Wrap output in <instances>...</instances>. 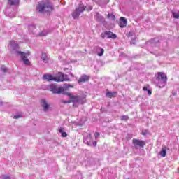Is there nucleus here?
<instances>
[{"mask_svg":"<svg viewBox=\"0 0 179 179\" xmlns=\"http://www.w3.org/2000/svg\"><path fill=\"white\" fill-rule=\"evenodd\" d=\"M9 45L12 51V54H15V55H20L22 62L25 65H30V60H29V59L27 58V57L30 55V52H23L17 51V50H19V44L15 41H10Z\"/></svg>","mask_w":179,"mask_h":179,"instance_id":"nucleus-1","label":"nucleus"},{"mask_svg":"<svg viewBox=\"0 0 179 179\" xmlns=\"http://www.w3.org/2000/svg\"><path fill=\"white\" fill-rule=\"evenodd\" d=\"M43 79L48 82H50V80H54L55 82H69V80H71L69 76L66 74H64L62 72H59L56 76H53L50 74H45L43 76Z\"/></svg>","mask_w":179,"mask_h":179,"instance_id":"nucleus-2","label":"nucleus"},{"mask_svg":"<svg viewBox=\"0 0 179 179\" xmlns=\"http://www.w3.org/2000/svg\"><path fill=\"white\" fill-rule=\"evenodd\" d=\"M38 12H51L52 10V4L50 3L49 0H43L41 1L37 7Z\"/></svg>","mask_w":179,"mask_h":179,"instance_id":"nucleus-3","label":"nucleus"},{"mask_svg":"<svg viewBox=\"0 0 179 179\" xmlns=\"http://www.w3.org/2000/svg\"><path fill=\"white\" fill-rule=\"evenodd\" d=\"M66 94L71 101H63V103H64V104H68L69 103H73L74 104L75 103H78V104H83V103L86 101V99L83 96H75L71 93H67Z\"/></svg>","mask_w":179,"mask_h":179,"instance_id":"nucleus-4","label":"nucleus"},{"mask_svg":"<svg viewBox=\"0 0 179 179\" xmlns=\"http://www.w3.org/2000/svg\"><path fill=\"white\" fill-rule=\"evenodd\" d=\"M155 83L158 87H164L167 83V76L163 72H159L155 79Z\"/></svg>","mask_w":179,"mask_h":179,"instance_id":"nucleus-5","label":"nucleus"},{"mask_svg":"<svg viewBox=\"0 0 179 179\" xmlns=\"http://www.w3.org/2000/svg\"><path fill=\"white\" fill-rule=\"evenodd\" d=\"M46 89L52 92L54 94H61V93H64V87H58L56 84H50L46 87Z\"/></svg>","mask_w":179,"mask_h":179,"instance_id":"nucleus-6","label":"nucleus"},{"mask_svg":"<svg viewBox=\"0 0 179 179\" xmlns=\"http://www.w3.org/2000/svg\"><path fill=\"white\" fill-rule=\"evenodd\" d=\"M85 10H86V7H85L83 3H80L72 13L73 17L74 19H78V17H79V16L80 15V13H83Z\"/></svg>","mask_w":179,"mask_h":179,"instance_id":"nucleus-7","label":"nucleus"},{"mask_svg":"<svg viewBox=\"0 0 179 179\" xmlns=\"http://www.w3.org/2000/svg\"><path fill=\"white\" fill-rule=\"evenodd\" d=\"M101 38H112L113 40H115L117 38V34L111 32V31H107L102 32L101 34Z\"/></svg>","mask_w":179,"mask_h":179,"instance_id":"nucleus-8","label":"nucleus"},{"mask_svg":"<svg viewBox=\"0 0 179 179\" xmlns=\"http://www.w3.org/2000/svg\"><path fill=\"white\" fill-rule=\"evenodd\" d=\"M94 52H96L99 57H103L104 55V49L99 46H94Z\"/></svg>","mask_w":179,"mask_h":179,"instance_id":"nucleus-9","label":"nucleus"},{"mask_svg":"<svg viewBox=\"0 0 179 179\" xmlns=\"http://www.w3.org/2000/svg\"><path fill=\"white\" fill-rule=\"evenodd\" d=\"M41 105L43 108V111L47 112L48 111V110H50V104L47 103V101L45 99H41Z\"/></svg>","mask_w":179,"mask_h":179,"instance_id":"nucleus-10","label":"nucleus"},{"mask_svg":"<svg viewBox=\"0 0 179 179\" xmlns=\"http://www.w3.org/2000/svg\"><path fill=\"white\" fill-rule=\"evenodd\" d=\"M133 143L140 148H143V146H145V141L142 140L133 139Z\"/></svg>","mask_w":179,"mask_h":179,"instance_id":"nucleus-11","label":"nucleus"},{"mask_svg":"<svg viewBox=\"0 0 179 179\" xmlns=\"http://www.w3.org/2000/svg\"><path fill=\"white\" fill-rule=\"evenodd\" d=\"M89 79H90V76L84 74L82 75L81 77L80 78V79L78 80V83H83L85 82H87V80H89Z\"/></svg>","mask_w":179,"mask_h":179,"instance_id":"nucleus-12","label":"nucleus"},{"mask_svg":"<svg viewBox=\"0 0 179 179\" xmlns=\"http://www.w3.org/2000/svg\"><path fill=\"white\" fill-rule=\"evenodd\" d=\"M6 16H8V17H15V12H12V8H7L5 11Z\"/></svg>","mask_w":179,"mask_h":179,"instance_id":"nucleus-13","label":"nucleus"},{"mask_svg":"<svg viewBox=\"0 0 179 179\" xmlns=\"http://www.w3.org/2000/svg\"><path fill=\"white\" fill-rule=\"evenodd\" d=\"M127 19H125V17H121L120 19V24H119L120 27L121 29H124V27H127Z\"/></svg>","mask_w":179,"mask_h":179,"instance_id":"nucleus-14","label":"nucleus"},{"mask_svg":"<svg viewBox=\"0 0 179 179\" xmlns=\"http://www.w3.org/2000/svg\"><path fill=\"white\" fill-rule=\"evenodd\" d=\"M41 59L43 62H44V64H48V61L50 58L48 57V55H47V53L43 52L41 55Z\"/></svg>","mask_w":179,"mask_h":179,"instance_id":"nucleus-15","label":"nucleus"},{"mask_svg":"<svg viewBox=\"0 0 179 179\" xmlns=\"http://www.w3.org/2000/svg\"><path fill=\"white\" fill-rule=\"evenodd\" d=\"M84 143L92 145V134H89L87 138H84Z\"/></svg>","mask_w":179,"mask_h":179,"instance_id":"nucleus-16","label":"nucleus"},{"mask_svg":"<svg viewBox=\"0 0 179 179\" xmlns=\"http://www.w3.org/2000/svg\"><path fill=\"white\" fill-rule=\"evenodd\" d=\"M117 93V92H107L106 94V97H108L109 99H113V97H116Z\"/></svg>","mask_w":179,"mask_h":179,"instance_id":"nucleus-17","label":"nucleus"},{"mask_svg":"<svg viewBox=\"0 0 179 179\" xmlns=\"http://www.w3.org/2000/svg\"><path fill=\"white\" fill-rule=\"evenodd\" d=\"M95 19L96 20H97V22H103L104 20V17H103V15H101L99 13H96Z\"/></svg>","mask_w":179,"mask_h":179,"instance_id":"nucleus-18","label":"nucleus"},{"mask_svg":"<svg viewBox=\"0 0 179 179\" xmlns=\"http://www.w3.org/2000/svg\"><path fill=\"white\" fill-rule=\"evenodd\" d=\"M159 155H160L162 157H166V155H167L166 148H162V150L161 152H159Z\"/></svg>","mask_w":179,"mask_h":179,"instance_id":"nucleus-19","label":"nucleus"},{"mask_svg":"<svg viewBox=\"0 0 179 179\" xmlns=\"http://www.w3.org/2000/svg\"><path fill=\"white\" fill-rule=\"evenodd\" d=\"M8 5H19V0H8Z\"/></svg>","mask_w":179,"mask_h":179,"instance_id":"nucleus-20","label":"nucleus"},{"mask_svg":"<svg viewBox=\"0 0 179 179\" xmlns=\"http://www.w3.org/2000/svg\"><path fill=\"white\" fill-rule=\"evenodd\" d=\"M59 132L60 134H62V136L63 138H66V136H68V134H66V132H64V129H62V128H60V129H59Z\"/></svg>","mask_w":179,"mask_h":179,"instance_id":"nucleus-21","label":"nucleus"},{"mask_svg":"<svg viewBox=\"0 0 179 179\" xmlns=\"http://www.w3.org/2000/svg\"><path fill=\"white\" fill-rule=\"evenodd\" d=\"M47 34H48V30H43L39 33V36H47Z\"/></svg>","mask_w":179,"mask_h":179,"instance_id":"nucleus-22","label":"nucleus"},{"mask_svg":"<svg viewBox=\"0 0 179 179\" xmlns=\"http://www.w3.org/2000/svg\"><path fill=\"white\" fill-rule=\"evenodd\" d=\"M120 120H122V121H128V120H129V117H128V115H124L120 117Z\"/></svg>","mask_w":179,"mask_h":179,"instance_id":"nucleus-23","label":"nucleus"},{"mask_svg":"<svg viewBox=\"0 0 179 179\" xmlns=\"http://www.w3.org/2000/svg\"><path fill=\"white\" fill-rule=\"evenodd\" d=\"M108 17L109 19H111V20H115V15H113V14H108Z\"/></svg>","mask_w":179,"mask_h":179,"instance_id":"nucleus-24","label":"nucleus"},{"mask_svg":"<svg viewBox=\"0 0 179 179\" xmlns=\"http://www.w3.org/2000/svg\"><path fill=\"white\" fill-rule=\"evenodd\" d=\"M1 71L3 72V73L8 72V69L5 67V66H2L1 67Z\"/></svg>","mask_w":179,"mask_h":179,"instance_id":"nucleus-25","label":"nucleus"},{"mask_svg":"<svg viewBox=\"0 0 179 179\" xmlns=\"http://www.w3.org/2000/svg\"><path fill=\"white\" fill-rule=\"evenodd\" d=\"M13 118H14L15 120H17V119H19V118H22V115H20V114H19V115H15L13 116Z\"/></svg>","mask_w":179,"mask_h":179,"instance_id":"nucleus-26","label":"nucleus"},{"mask_svg":"<svg viewBox=\"0 0 179 179\" xmlns=\"http://www.w3.org/2000/svg\"><path fill=\"white\" fill-rule=\"evenodd\" d=\"M1 178L2 179H10V177H9V176L2 175Z\"/></svg>","mask_w":179,"mask_h":179,"instance_id":"nucleus-27","label":"nucleus"},{"mask_svg":"<svg viewBox=\"0 0 179 179\" xmlns=\"http://www.w3.org/2000/svg\"><path fill=\"white\" fill-rule=\"evenodd\" d=\"M31 29H36V26H35L34 24H33V25H29V31H30Z\"/></svg>","mask_w":179,"mask_h":179,"instance_id":"nucleus-28","label":"nucleus"},{"mask_svg":"<svg viewBox=\"0 0 179 179\" xmlns=\"http://www.w3.org/2000/svg\"><path fill=\"white\" fill-rule=\"evenodd\" d=\"M94 136H95L96 139H97V138H99L100 136V134L99 132H96L94 134Z\"/></svg>","mask_w":179,"mask_h":179,"instance_id":"nucleus-29","label":"nucleus"},{"mask_svg":"<svg viewBox=\"0 0 179 179\" xmlns=\"http://www.w3.org/2000/svg\"><path fill=\"white\" fill-rule=\"evenodd\" d=\"M64 87L68 88V87H72V85H71L70 84H65Z\"/></svg>","mask_w":179,"mask_h":179,"instance_id":"nucleus-30","label":"nucleus"},{"mask_svg":"<svg viewBox=\"0 0 179 179\" xmlns=\"http://www.w3.org/2000/svg\"><path fill=\"white\" fill-rule=\"evenodd\" d=\"M147 92H148V94H149V96H150V94H152V91H150V90H148Z\"/></svg>","mask_w":179,"mask_h":179,"instance_id":"nucleus-31","label":"nucleus"},{"mask_svg":"<svg viewBox=\"0 0 179 179\" xmlns=\"http://www.w3.org/2000/svg\"><path fill=\"white\" fill-rule=\"evenodd\" d=\"M92 144H93V146H97V142L96 141H94L92 143Z\"/></svg>","mask_w":179,"mask_h":179,"instance_id":"nucleus-32","label":"nucleus"},{"mask_svg":"<svg viewBox=\"0 0 179 179\" xmlns=\"http://www.w3.org/2000/svg\"><path fill=\"white\" fill-rule=\"evenodd\" d=\"M143 90H144V92H146V91H148V87H143Z\"/></svg>","mask_w":179,"mask_h":179,"instance_id":"nucleus-33","label":"nucleus"},{"mask_svg":"<svg viewBox=\"0 0 179 179\" xmlns=\"http://www.w3.org/2000/svg\"><path fill=\"white\" fill-rule=\"evenodd\" d=\"M132 43H133V44H135V40L133 39V40L131 41V44H132Z\"/></svg>","mask_w":179,"mask_h":179,"instance_id":"nucleus-34","label":"nucleus"},{"mask_svg":"<svg viewBox=\"0 0 179 179\" xmlns=\"http://www.w3.org/2000/svg\"><path fill=\"white\" fill-rule=\"evenodd\" d=\"M3 106V102H2V101H0V106Z\"/></svg>","mask_w":179,"mask_h":179,"instance_id":"nucleus-35","label":"nucleus"},{"mask_svg":"<svg viewBox=\"0 0 179 179\" xmlns=\"http://www.w3.org/2000/svg\"><path fill=\"white\" fill-rule=\"evenodd\" d=\"M92 7H90L88 10H92Z\"/></svg>","mask_w":179,"mask_h":179,"instance_id":"nucleus-36","label":"nucleus"},{"mask_svg":"<svg viewBox=\"0 0 179 179\" xmlns=\"http://www.w3.org/2000/svg\"><path fill=\"white\" fill-rule=\"evenodd\" d=\"M173 96H176V93H173Z\"/></svg>","mask_w":179,"mask_h":179,"instance_id":"nucleus-37","label":"nucleus"}]
</instances>
